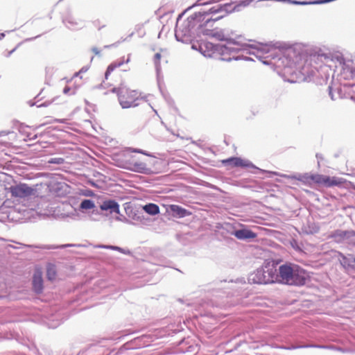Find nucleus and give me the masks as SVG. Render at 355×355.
Wrapping results in <instances>:
<instances>
[{
	"label": "nucleus",
	"mask_w": 355,
	"mask_h": 355,
	"mask_svg": "<svg viewBox=\"0 0 355 355\" xmlns=\"http://www.w3.org/2000/svg\"><path fill=\"white\" fill-rule=\"evenodd\" d=\"M42 248H44V249H55L56 247H54V246H46V247H43Z\"/></svg>",
	"instance_id": "obj_25"
},
{
	"label": "nucleus",
	"mask_w": 355,
	"mask_h": 355,
	"mask_svg": "<svg viewBox=\"0 0 355 355\" xmlns=\"http://www.w3.org/2000/svg\"><path fill=\"white\" fill-rule=\"evenodd\" d=\"M126 153H139L142 154L144 155H150L147 153H146L144 150L138 149V148H127L125 150Z\"/></svg>",
	"instance_id": "obj_21"
},
{
	"label": "nucleus",
	"mask_w": 355,
	"mask_h": 355,
	"mask_svg": "<svg viewBox=\"0 0 355 355\" xmlns=\"http://www.w3.org/2000/svg\"><path fill=\"white\" fill-rule=\"evenodd\" d=\"M277 278V269L269 263L251 272L248 278L250 284H268L274 283Z\"/></svg>",
	"instance_id": "obj_4"
},
{
	"label": "nucleus",
	"mask_w": 355,
	"mask_h": 355,
	"mask_svg": "<svg viewBox=\"0 0 355 355\" xmlns=\"http://www.w3.org/2000/svg\"><path fill=\"white\" fill-rule=\"evenodd\" d=\"M292 180H299L306 184L315 183L318 185H322L326 187L339 186L343 183V179L336 177H329L328 175H320L318 173H295L291 175H284Z\"/></svg>",
	"instance_id": "obj_3"
},
{
	"label": "nucleus",
	"mask_w": 355,
	"mask_h": 355,
	"mask_svg": "<svg viewBox=\"0 0 355 355\" xmlns=\"http://www.w3.org/2000/svg\"><path fill=\"white\" fill-rule=\"evenodd\" d=\"M279 274L282 281L286 284L302 286L306 284V271L298 265L291 263L281 265Z\"/></svg>",
	"instance_id": "obj_2"
},
{
	"label": "nucleus",
	"mask_w": 355,
	"mask_h": 355,
	"mask_svg": "<svg viewBox=\"0 0 355 355\" xmlns=\"http://www.w3.org/2000/svg\"><path fill=\"white\" fill-rule=\"evenodd\" d=\"M109 158L107 161L110 164L123 169L141 173H147L149 171L145 163L135 162L129 157H109Z\"/></svg>",
	"instance_id": "obj_5"
},
{
	"label": "nucleus",
	"mask_w": 355,
	"mask_h": 355,
	"mask_svg": "<svg viewBox=\"0 0 355 355\" xmlns=\"http://www.w3.org/2000/svg\"><path fill=\"white\" fill-rule=\"evenodd\" d=\"M200 51L206 57H211L216 50V46L211 42H202L199 44Z\"/></svg>",
	"instance_id": "obj_14"
},
{
	"label": "nucleus",
	"mask_w": 355,
	"mask_h": 355,
	"mask_svg": "<svg viewBox=\"0 0 355 355\" xmlns=\"http://www.w3.org/2000/svg\"><path fill=\"white\" fill-rule=\"evenodd\" d=\"M171 210L174 216L179 218H183L190 214L188 210L177 205H171Z\"/></svg>",
	"instance_id": "obj_15"
},
{
	"label": "nucleus",
	"mask_w": 355,
	"mask_h": 355,
	"mask_svg": "<svg viewBox=\"0 0 355 355\" xmlns=\"http://www.w3.org/2000/svg\"><path fill=\"white\" fill-rule=\"evenodd\" d=\"M68 245H62L61 247H62V248H64V247L68 246Z\"/></svg>",
	"instance_id": "obj_30"
},
{
	"label": "nucleus",
	"mask_w": 355,
	"mask_h": 355,
	"mask_svg": "<svg viewBox=\"0 0 355 355\" xmlns=\"http://www.w3.org/2000/svg\"><path fill=\"white\" fill-rule=\"evenodd\" d=\"M161 58H162V55L159 53H157L154 55V63L157 68L159 67V66H160Z\"/></svg>",
	"instance_id": "obj_23"
},
{
	"label": "nucleus",
	"mask_w": 355,
	"mask_h": 355,
	"mask_svg": "<svg viewBox=\"0 0 355 355\" xmlns=\"http://www.w3.org/2000/svg\"><path fill=\"white\" fill-rule=\"evenodd\" d=\"M223 228L226 230L231 235L235 236L239 240L247 241L257 237L256 233L252 230L245 228L236 230L229 223L225 224Z\"/></svg>",
	"instance_id": "obj_7"
},
{
	"label": "nucleus",
	"mask_w": 355,
	"mask_h": 355,
	"mask_svg": "<svg viewBox=\"0 0 355 355\" xmlns=\"http://www.w3.org/2000/svg\"><path fill=\"white\" fill-rule=\"evenodd\" d=\"M93 51L95 52L96 54H98L99 53L98 51L96 48L93 49Z\"/></svg>",
	"instance_id": "obj_26"
},
{
	"label": "nucleus",
	"mask_w": 355,
	"mask_h": 355,
	"mask_svg": "<svg viewBox=\"0 0 355 355\" xmlns=\"http://www.w3.org/2000/svg\"><path fill=\"white\" fill-rule=\"evenodd\" d=\"M336 257L345 271L350 272L355 270V257L353 254H345L337 252Z\"/></svg>",
	"instance_id": "obj_9"
},
{
	"label": "nucleus",
	"mask_w": 355,
	"mask_h": 355,
	"mask_svg": "<svg viewBox=\"0 0 355 355\" xmlns=\"http://www.w3.org/2000/svg\"><path fill=\"white\" fill-rule=\"evenodd\" d=\"M118 95L119 103L123 108L137 106L142 100L141 93L137 89L121 87Z\"/></svg>",
	"instance_id": "obj_6"
},
{
	"label": "nucleus",
	"mask_w": 355,
	"mask_h": 355,
	"mask_svg": "<svg viewBox=\"0 0 355 355\" xmlns=\"http://www.w3.org/2000/svg\"><path fill=\"white\" fill-rule=\"evenodd\" d=\"M300 347H317V348H327V346L324 345H305V346H294L292 345L291 347H288V349H295L297 348Z\"/></svg>",
	"instance_id": "obj_22"
},
{
	"label": "nucleus",
	"mask_w": 355,
	"mask_h": 355,
	"mask_svg": "<svg viewBox=\"0 0 355 355\" xmlns=\"http://www.w3.org/2000/svg\"><path fill=\"white\" fill-rule=\"evenodd\" d=\"M97 22H98V21H94V24H96Z\"/></svg>",
	"instance_id": "obj_31"
},
{
	"label": "nucleus",
	"mask_w": 355,
	"mask_h": 355,
	"mask_svg": "<svg viewBox=\"0 0 355 355\" xmlns=\"http://www.w3.org/2000/svg\"><path fill=\"white\" fill-rule=\"evenodd\" d=\"M10 191L12 196L15 198H24L33 196L35 190L24 183H20L10 187Z\"/></svg>",
	"instance_id": "obj_8"
},
{
	"label": "nucleus",
	"mask_w": 355,
	"mask_h": 355,
	"mask_svg": "<svg viewBox=\"0 0 355 355\" xmlns=\"http://www.w3.org/2000/svg\"><path fill=\"white\" fill-rule=\"evenodd\" d=\"M222 163L225 166L256 168L252 162L248 160L242 159L239 157H230L226 159L222 160Z\"/></svg>",
	"instance_id": "obj_10"
},
{
	"label": "nucleus",
	"mask_w": 355,
	"mask_h": 355,
	"mask_svg": "<svg viewBox=\"0 0 355 355\" xmlns=\"http://www.w3.org/2000/svg\"><path fill=\"white\" fill-rule=\"evenodd\" d=\"M234 8L231 3L216 5L208 11L196 12L192 19L194 24H198V28L203 35L221 40L223 34L221 31L214 28V24L232 12Z\"/></svg>",
	"instance_id": "obj_1"
},
{
	"label": "nucleus",
	"mask_w": 355,
	"mask_h": 355,
	"mask_svg": "<svg viewBox=\"0 0 355 355\" xmlns=\"http://www.w3.org/2000/svg\"><path fill=\"white\" fill-rule=\"evenodd\" d=\"M123 64H124V61L123 60H120L114 61L112 63H111L108 66V67H107V69L106 70V72L105 73V80H108L109 77L111 75L112 72H113L116 69H118L120 67H121Z\"/></svg>",
	"instance_id": "obj_16"
},
{
	"label": "nucleus",
	"mask_w": 355,
	"mask_h": 355,
	"mask_svg": "<svg viewBox=\"0 0 355 355\" xmlns=\"http://www.w3.org/2000/svg\"><path fill=\"white\" fill-rule=\"evenodd\" d=\"M56 277V269L53 264H49L46 268V277L49 280L53 281Z\"/></svg>",
	"instance_id": "obj_18"
},
{
	"label": "nucleus",
	"mask_w": 355,
	"mask_h": 355,
	"mask_svg": "<svg viewBox=\"0 0 355 355\" xmlns=\"http://www.w3.org/2000/svg\"><path fill=\"white\" fill-rule=\"evenodd\" d=\"M98 247L101 248H106V249H111V250H116V251H119V252H120L123 254H128L130 253V252L129 250H125L123 248H121L119 246H115V245H100Z\"/></svg>",
	"instance_id": "obj_20"
},
{
	"label": "nucleus",
	"mask_w": 355,
	"mask_h": 355,
	"mask_svg": "<svg viewBox=\"0 0 355 355\" xmlns=\"http://www.w3.org/2000/svg\"><path fill=\"white\" fill-rule=\"evenodd\" d=\"M100 208L102 211H107L110 214L116 213L119 214V205L117 202L114 200H105L100 205Z\"/></svg>",
	"instance_id": "obj_12"
},
{
	"label": "nucleus",
	"mask_w": 355,
	"mask_h": 355,
	"mask_svg": "<svg viewBox=\"0 0 355 355\" xmlns=\"http://www.w3.org/2000/svg\"><path fill=\"white\" fill-rule=\"evenodd\" d=\"M192 48H193V49H196V46L195 44H193V45H192Z\"/></svg>",
	"instance_id": "obj_28"
},
{
	"label": "nucleus",
	"mask_w": 355,
	"mask_h": 355,
	"mask_svg": "<svg viewBox=\"0 0 355 355\" xmlns=\"http://www.w3.org/2000/svg\"><path fill=\"white\" fill-rule=\"evenodd\" d=\"M95 207L94 202L91 199H84L80 204V209H91Z\"/></svg>",
	"instance_id": "obj_19"
},
{
	"label": "nucleus",
	"mask_w": 355,
	"mask_h": 355,
	"mask_svg": "<svg viewBox=\"0 0 355 355\" xmlns=\"http://www.w3.org/2000/svg\"><path fill=\"white\" fill-rule=\"evenodd\" d=\"M5 36L4 33H0V40Z\"/></svg>",
	"instance_id": "obj_27"
},
{
	"label": "nucleus",
	"mask_w": 355,
	"mask_h": 355,
	"mask_svg": "<svg viewBox=\"0 0 355 355\" xmlns=\"http://www.w3.org/2000/svg\"><path fill=\"white\" fill-rule=\"evenodd\" d=\"M144 211L151 216H155L159 213V207L154 203H148L143 207Z\"/></svg>",
	"instance_id": "obj_17"
},
{
	"label": "nucleus",
	"mask_w": 355,
	"mask_h": 355,
	"mask_svg": "<svg viewBox=\"0 0 355 355\" xmlns=\"http://www.w3.org/2000/svg\"><path fill=\"white\" fill-rule=\"evenodd\" d=\"M331 237L334 238L336 242H341L343 240H346L347 243L354 244L355 231L338 230L332 233Z\"/></svg>",
	"instance_id": "obj_11"
},
{
	"label": "nucleus",
	"mask_w": 355,
	"mask_h": 355,
	"mask_svg": "<svg viewBox=\"0 0 355 355\" xmlns=\"http://www.w3.org/2000/svg\"><path fill=\"white\" fill-rule=\"evenodd\" d=\"M64 160L62 157H55V158H52L50 160H49L48 162L51 163V164H62L64 162Z\"/></svg>",
	"instance_id": "obj_24"
},
{
	"label": "nucleus",
	"mask_w": 355,
	"mask_h": 355,
	"mask_svg": "<svg viewBox=\"0 0 355 355\" xmlns=\"http://www.w3.org/2000/svg\"><path fill=\"white\" fill-rule=\"evenodd\" d=\"M33 288L36 293H40L43 291V279L40 271H35L33 275Z\"/></svg>",
	"instance_id": "obj_13"
},
{
	"label": "nucleus",
	"mask_w": 355,
	"mask_h": 355,
	"mask_svg": "<svg viewBox=\"0 0 355 355\" xmlns=\"http://www.w3.org/2000/svg\"><path fill=\"white\" fill-rule=\"evenodd\" d=\"M116 88H114V89H112V92H116Z\"/></svg>",
	"instance_id": "obj_29"
}]
</instances>
